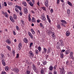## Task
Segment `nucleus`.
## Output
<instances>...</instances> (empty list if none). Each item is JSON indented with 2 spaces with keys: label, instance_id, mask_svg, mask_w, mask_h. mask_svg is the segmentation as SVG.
Masks as SVG:
<instances>
[{
  "label": "nucleus",
  "instance_id": "nucleus-40",
  "mask_svg": "<svg viewBox=\"0 0 74 74\" xmlns=\"http://www.w3.org/2000/svg\"><path fill=\"white\" fill-rule=\"evenodd\" d=\"M41 47L40 46H39L38 47V49L39 51H41Z\"/></svg>",
  "mask_w": 74,
  "mask_h": 74
},
{
  "label": "nucleus",
  "instance_id": "nucleus-8",
  "mask_svg": "<svg viewBox=\"0 0 74 74\" xmlns=\"http://www.w3.org/2000/svg\"><path fill=\"white\" fill-rule=\"evenodd\" d=\"M66 36H69L70 34V32L69 31H67L66 32Z\"/></svg>",
  "mask_w": 74,
  "mask_h": 74
},
{
  "label": "nucleus",
  "instance_id": "nucleus-38",
  "mask_svg": "<svg viewBox=\"0 0 74 74\" xmlns=\"http://www.w3.org/2000/svg\"><path fill=\"white\" fill-rule=\"evenodd\" d=\"M15 11L16 12H19V10L17 8H15Z\"/></svg>",
  "mask_w": 74,
  "mask_h": 74
},
{
  "label": "nucleus",
  "instance_id": "nucleus-62",
  "mask_svg": "<svg viewBox=\"0 0 74 74\" xmlns=\"http://www.w3.org/2000/svg\"><path fill=\"white\" fill-rule=\"evenodd\" d=\"M32 1L33 4H34V3L35 2V1H34V0H32Z\"/></svg>",
  "mask_w": 74,
  "mask_h": 74
},
{
  "label": "nucleus",
  "instance_id": "nucleus-2",
  "mask_svg": "<svg viewBox=\"0 0 74 74\" xmlns=\"http://www.w3.org/2000/svg\"><path fill=\"white\" fill-rule=\"evenodd\" d=\"M9 18L10 19V20L12 22H15V21L12 16H10L9 17Z\"/></svg>",
  "mask_w": 74,
  "mask_h": 74
},
{
  "label": "nucleus",
  "instance_id": "nucleus-21",
  "mask_svg": "<svg viewBox=\"0 0 74 74\" xmlns=\"http://www.w3.org/2000/svg\"><path fill=\"white\" fill-rule=\"evenodd\" d=\"M6 48L9 51H11V47L9 46H7Z\"/></svg>",
  "mask_w": 74,
  "mask_h": 74
},
{
  "label": "nucleus",
  "instance_id": "nucleus-37",
  "mask_svg": "<svg viewBox=\"0 0 74 74\" xmlns=\"http://www.w3.org/2000/svg\"><path fill=\"white\" fill-rule=\"evenodd\" d=\"M40 27H42V28H44V26H43V25H42V24L40 23Z\"/></svg>",
  "mask_w": 74,
  "mask_h": 74
},
{
  "label": "nucleus",
  "instance_id": "nucleus-23",
  "mask_svg": "<svg viewBox=\"0 0 74 74\" xmlns=\"http://www.w3.org/2000/svg\"><path fill=\"white\" fill-rule=\"evenodd\" d=\"M8 5H12L13 4L12 3L9 1L8 2Z\"/></svg>",
  "mask_w": 74,
  "mask_h": 74
},
{
  "label": "nucleus",
  "instance_id": "nucleus-3",
  "mask_svg": "<svg viewBox=\"0 0 74 74\" xmlns=\"http://www.w3.org/2000/svg\"><path fill=\"white\" fill-rule=\"evenodd\" d=\"M13 71H14L15 73H18L19 72V70H18V69L17 68L14 69L13 70Z\"/></svg>",
  "mask_w": 74,
  "mask_h": 74
},
{
  "label": "nucleus",
  "instance_id": "nucleus-57",
  "mask_svg": "<svg viewBox=\"0 0 74 74\" xmlns=\"http://www.w3.org/2000/svg\"><path fill=\"white\" fill-rule=\"evenodd\" d=\"M56 65H55L54 66V70H56Z\"/></svg>",
  "mask_w": 74,
  "mask_h": 74
},
{
  "label": "nucleus",
  "instance_id": "nucleus-10",
  "mask_svg": "<svg viewBox=\"0 0 74 74\" xmlns=\"http://www.w3.org/2000/svg\"><path fill=\"white\" fill-rule=\"evenodd\" d=\"M29 54H30V56H34V54H33V53L32 51H30L29 52Z\"/></svg>",
  "mask_w": 74,
  "mask_h": 74
},
{
  "label": "nucleus",
  "instance_id": "nucleus-28",
  "mask_svg": "<svg viewBox=\"0 0 74 74\" xmlns=\"http://www.w3.org/2000/svg\"><path fill=\"white\" fill-rule=\"evenodd\" d=\"M67 14H70V10L68 9L67 10Z\"/></svg>",
  "mask_w": 74,
  "mask_h": 74
},
{
  "label": "nucleus",
  "instance_id": "nucleus-25",
  "mask_svg": "<svg viewBox=\"0 0 74 74\" xmlns=\"http://www.w3.org/2000/svg\"><path fill=\"white\" fill-rule=\"evenodd\" d=\"M64 72V69H61V70L60 71V74H63V72Z\"/></svg>",
  "mask_w": 74,
  "mask_h": 74
},
{
  "label": "nucleus",
  "instance_id": "nucleus-17",
  "mask_svg": "<svg viewBox=\"0 0 74 74\" xmlns=\"http://www.w3.org/2000/svg\"><path fill=\"white\" fill-rule=\"evenodd\" d=\"M31 32H32V33L33 34H34L35 33H36V32L34 31V30L33 29H31Z\"/></svg>",
  "mask_w": 74,
  "mask_h": 74
},
{
  "label": "nucleus",
  "instance_id": "nucleus-36",
  "mask_svg": "<svg viewBox=\"0 0 74 74\" xmlns=\"http://www.w3.org/2000/svg\"><path fill=\"white\" fill-rule=\"evenodd\" d=\"M42 21H45V20H46V18H45V17L44 16H43L42 17Z\"/></svg>",
  "mask_w": 74,
  "mask_h": 74
},
{
  "label": "nucleus",
  "instance_id": "nucleus-45",
  "mask_svg": "<svg viewBox=\"0 0 74 74\" xmlns=\"http://www.w3.org/2000/svg\"><path fill=\"white\" fill-rule=\"evenodd\" d=\"M16 28L17 30H19V27H18V26H16Z\"/></svg>",
  "mask_w": 74,
  "mask_h": 74
},
{
  "label": "nucleus",
  "instance_id": "nucleus-5",
  "mask_svg": "<svg viewBox=\"0 0 74 74\" xmlns=\"http://www.w3.org/2000/svg\"><path fill=\"white\" fill-rule=\"evenodd\" d=\"M6 42V43H8V44H10L11 43V42L10 40L9 39H8L5 41Z\"/></svg>",
  "mask_w": 74,
  "mask_h": 74
},
{
  "label": "nucleus",
  "instance_id": "nucleus-46",
  "mask_svg": "<svg viewBox=\"0 0 74 74\" xmlns=\"http://www.w3.org/2000/svg\"><path fill=\"white\" fill-rule=\"evenodd\" d=\"M19 14H20V16H22V15H23L21 11L20 12Z\"/></svg>",
  "mask_w": 74,
  "mask_h": 74
},
{
  "label": "nucleus",
  "instance_id": "nucleus-49",
  "mask_svg": "<svg viewBox=\"0 0 74 74\" xmlns=\"http://www.w3.org/2000/svg\"><path fill=\"white\" fill-rule=\"evenodd\" d=\"M19 58V54H17L16 58L18 59Z\"/></svg>",
  "mask_w": 74,
  "mask_h": 74
},
{
  "label": "nucleus",
  "instance_id": "nucleus-30",
  "mask_svg": "<svg viewBox=\"0 0 74 74\" xmlns=\"http://www.w3.org/2000/svg\"><path fill=\"white\" fill-rule=\"evenodd\" d=\"M29 5L31 6V7H33V3L32 2H30L29 3Z\"/></svg>",
  "mask_w": 74,
  "mask_h": 74
},
{
  "label": "nucleus",
  "instance_id": "nucleus-29",
  "mask_svg": "<svg viewBox=\"0 0 74 74\" xmlns=\"http://www.w3.org/2000/svg\"><path fill=\"white\" fill-rule=\"evenodd\" d=\"M65 53L66 54H69L70 53V51L69 50H66L65 52Z\"/></svg>",
  "mask_w": 74,
  "mask_h": 74
},
{
  "label": "nucleus",
  "instance_id": "nucleus-53",
  "mask_svg": "<svg viewBox=\"0 0 74 74\" xmlns=\"http://www.w3.org/2000/svg\"><path fill=\"white\" fill-rule=\"evenodd\" d=\"M33 43L32 42L31 43L30 45H29V47H32V46L33 45Z\"/></svg>",
  "mask_w": 74,
  "mask_h": 74
},
{
  "label": "nucleus",
  "instance_id": "nucleus-9",
  "mask_svg": "<svg viewBox=\"0 0 74 74\" xmlns=\"http://www.w3.org/2000/svg\"><path fill=\"white\" fill-rule=\"evenodd\" d=\"M24 11L25 14H27L28 13V11H27V9L26 8H24Z\"/></svg>",
  "mask_w": 74,
  "mask_h": 74
},
{
  "label": "nucleus",
  "instance_id": "nucleus-59",
  "mask_svg": "<svg viewBox=\"0 0 74 74\" xmlns=\"http://www.w3.org/2000/svg\"><path fill=\"white\" fill-rule=\"evenodd\" d=\"M1 55L2 58H4V54H1Z\"/></svg>",
  "mask_w": 74,
  "mask_h": 74
},
{
  "label": "nucleus",
  "instance_id": "nucleus-12",
  "mask_svg": "<svg viewBox=\"0 0 74 74\" xmlns=\"http://www.w3.org/2000/svg\"><path fill=\"white\" fill-rule=\"evenodd\" d=\"M51 34H52L51 35L52 37H53V38H54V39H55V33H54L53 32H51Z\"/></svg>",
  "mask_w": 74,
  "mask_h": 74
},
{
  "label": "nucleus",
  "instance_id": "nucleus-11",
  "mask_svg": "<svg viewBox=\"0 0 74 74\" xmlns=\"http://www.w3.org/2000/svg\"><path fill=\"white\" fill-rule=\"evenodd\" d=\"M23 41L25 42L26 43H27L29 42V41H28V40L26 38H24L23 39Z\"/></svg>",
  "mask_w": 74,
  "mask_h": 74
},
{
  "label": "nucleus",
  "instance_id": "nucleus-13",
  "mask_svg": "<svg viewBox=\"0 0 74 74\" xmlns=\"http://www.w3.org/2000/svg\"><path fill=\"white\" fill-rule=\"evenodd\" d=\"M15 8H18V9H19V10H20V11L22 10V8H21V7L20 6H18V5H16L15 6Z\"/></svg>",
  "mask_w": 74,
  "mask_h": 74
},
{
  "label": "nucleus",
  "instance_id": "nucleus-4",
  "mask_svg": "<svg viewBox=\"0 0 74 74\" xmlns=\"http://www.w3.org/2000/svg\"><path fill=\"white\" fill-rule=\"evenodd\" d=\"M18 49L21 50V49L22 48V43H20L18 44Z\"/></svg>",
  "mask_w": 74,
  "mask_h": 74
},
{
  "label": "nucleus",
  "instance_id": "nucleus-55",
  "mask_svg": "<svg viewBox=\"0 0 74 74\" xmlns=\"http://www.w3.org/2000/svg\"><path fill=\"white\" fill-rule=\"evenodd\" d=\"M37 23H39V22H40V19H38L37 20Z\"/></svg>",
  "mask_w": 74,
  "mask_h": 74
},
{
  "label": "nucleus",
  "instance_id": "nucleus-20",
  "mask_svg": "<svg viewBox=\"0 0 74 74\" xmlns=\"http://www.w3.org/2000/svg\"><path fill=\"white\" fill-rule=\"evenodd\" d=\"M32 69H33L34 70V71H36V66H35V65L33 64L32 65Z\"/></svg>",
  "mask_w": 74,
  "mask_h": 74
},
{
  "label": "nucleus",
  "instance_id": "nucleus-42",
  "mask_svg": "<svg viewBox=\"0 0 74 74\" xmlns=\"http://www.w3.org/2000/svg\"><path fill=\"white\" fill-rule=\"evenodd\" d=\"M40 72L41 74H44V70H41L40 71Z\"/></svg>",
  "mask_w": 74,
  "mask_h": 74
},
{
  "label": "nucleus",
  "instance_id": "nucleus-48",
  "mask_svg": "<svg viewBox=\"0 0 74 74\" xmlns=\"http://www.w3.org/2000/svg\"><path fill=\"white\" fill-rule=\"evenodd\" d=\"M27 74H30V71L27 70Z\"/></svg>",
  "mask_w": 74,
  "mask_h": 74
},
{
  "label": "nucleus",
  "instance_id": "nucleus-14",
  "mask_svg": "<svg viewBox=\"0 0 74 74\" xmlns=\"http://www.w3.org/2000/svg\"><path fill=\"white\" fill-rule=\"evenodd\" d=\"M2 63L3 66H5V64H6L5 63V61H4V60H2Z\"/></svg>",
  "mask_w": 74,
  "mask_h": 74
},
{
  "label": "nucleus",
  "instance_id": "nucleus-35",
  "mask_svg": "<svg viewBox=\"0 0 74 74\" xmlns=\"http://www.w3.org/2000/svg\"><path fill=\"white\" fill-rule=\"evenodd\" d=\"M49 69L50 70H51V71H52V70H53V66H50Z\"/></svg>",
  "mask_w": 74,
  "mask_h": 74
},
{
  "label": "nucleus",
  "instance_id": "nucleus-41",
  "mask_svg": "<svg viewBox=\"0 0 74 74\" xmlns=\"http://www.w3.org/2000/svg\"><path fill=\"white\" fill-rule=\"evenodd\" d=\"M47 19L48 20L49 22L50 23H51V19H50V18H47Z\"/></svg>",
  "mask_w": 74,
  "mask_h": 74
},
{
  "label": "nucleus",
  "instance_id": "nucleus-60",
  "mask_svg": "<svg viewBox=\"0 0 74 74\" xmlns=\"http://www.w3.org/2000/svg\"><path fill=\"white\" fill-rule=\"evenodd\" d=\"M46 16L47 19L49 18V16L48 15H46Z\"/></svg>",
  "mask_w": 74,
  "mask_h": 74
},
{
  "label": "nucleus",
  "instance_id": "nucleus-15",
  "mask_svg": "<svg viewBox=\"0 0 74 74\" xmlns=\"http://www.w3.org/2000/svg\"><path fill=\"white\" fill-rule=\"evenodd\" d=\"M60 45L61 46H64V43H63V41L62 40H60Z\"/></svg>",
  "mask_w": 74,
  "mask_h": 74
},
{
  "label": "nucleus",
  "instance_id": "nucleus-34",
  "mask_svg": "<svg viewBox=\"0 0 74 74\" xmlns=\"http://www.w3.org/2000/svg\"><path fill=\"white\" fill-rule=\"evenodd\" d=\"M4 15H5V16L6 17H8V14L6 12H5Z\"/></svg>",
  "mask_w": 74,
  "mask_h": 74
},
{
  "label": "nucleus",
  "instance_id": "nucleus-18",
  "mask_svg": "<svg viewBox=\"0 0 74 74\" xmlns=\"http://www.w3.org/2000/svg\"><path fill=\"white\" fill-rule=\"evenodd\" d=\"M9 69H10L9 68V67L8 66H6L5 68V70L6 71H8L9 70Z\"/></svg>",
  "mask_w": 74,
  "mask_h": 74
},
{
  "label": "nucleus",
  "instance_id": "nucleus-1",
  "mask_svg": "<svg viewBox=\"0 0 74 74\" xmlns=\"http://www.w3.org/2000/svg\"><path fill=\"white\" fill-rule=\"evenodd\" d=\"M28 34L29 36L31 38H32H32H33V35L31 33H30V32H28Z\"/></svg>",
  "mask_w": 74,
  "mask_h": 74
},
{
  "label": "nucleus",
  "instance_id": "nucleus-32",
  "mask_svg": "<svg viewBox=\"0 0 74 74\" xmlns=\"http://www.w3.org/2000/svg\"><path fill=\"white\" fill-rule=\"evenodd\" d=\"M51 52V49L49 47L48 48V49L47 50V52L48 53H50V52Z\"/></svg>",
  "mask_w": 74,
  "mask_h": 74
},
{
  "label": "nucleus",
  "instance_id": "nucleus-26",
  "mask_svg": "<svg viewBox=\"0 0 74 74\" xmlns=\"http://www.w3.org/2000/svg\"><path fill=\"white\" fill-rule=\"evenodd\" d=\"M12 53L13 56H15V52L14 50H13Z\"/></svg>",
  "mask_w": 74,
  "mask_h": 74
},
{
  "label": "nucleus",
  "instance_id": "nucleus-33",
  "mask_svg": "<svg viewBox=\"0 0 74 74\" xmlns=\"http://www.w3.org/2000/svg\"><path fill=\"white\" fill-rule=\"evenodd\" d=\"M32 22H36V19H35V18L34 17H32Z\"/></svg>",
  "mask_w": 74,
  "mask_h": 74
},
{
  "label": "nucleus",
  "instance_id": "nucleus-47",
  "mask_svg": "<svg viewBox=\"0 0 74 74\" xmlns=\"http://www.w3.org/2000/svg\"><path fill=\"white\" fill-rule=\"evenodd\" d=\"M43 64L44 65H45V64H47V62H46V61H45V62H43Z\"/></svg>",
  "mask_w": 74,
  "mask_h": 74
},
{
  "label": "nucleus",
  "instance_id": "nucleus-50",
  "mask_svg": "<svg viewBox=\"0 0 74 74\" xmlns=\"http://www.w3.org/2000/svg\"><path fill=\"white\" fill-rule=\"evenodd\" d=\"M64 24V23H61V25L63 26H64V27H66V26H65V24Z\"/></svg>",
  "mask_w": 74,
  "mask_h": 74
},
{
  "label": "nucleus",
  "instance_id": "nucleus-54",
  "mask_svg": "<svg viewBox=\"0 0 74 74\" xmlns=\"http://www.w3.org/2000/svg\"><path fill=\"white\" fill-rule=\"evenodd\" d=\"M60 3V0H57V3L58 4Z\"/></svg>",
  "mask_w": 74,
  "mask_h": 74
},
{
  "label": "nucleus",
  "instance_id": "nucleus-22",
  "mask_svg": "<svg viewBox=\"0 0 74 74\" xmlns=\"http://www.w3.org/2000/svg\"><path fill=\"white\" fill-rule=\"evenodd\" d=\"M61 22H62V23H64L65 24H66V23H67L66 22V21H65V20H61Z\"/></svg>",
  "mask_w": 74,
  "mask_h": 74
},
{
  "label": "nucleus",
  "instance_id": "nucleus-52",
  "mask_svg": "<svg viewBox=\"0 0 74 74\" xmlns=\"http://www.w3.org/2000/svg\"><path fill=\"white\" fill-rule=\"evenodd\" d=\"M54 74H57V71H54L53 72Z\"/></svg>",
  "mask_w": 74,
  "mask_h": 74
},
{
  "label": "nucleus",
  "instance_id": "nucleus-16",
  "mask_svg": "<svg viewBox=\"0 0 74 74\" xmlns=\"http://www.w3.org/2000/svg\"><path fill=\"white\" fill-rule=\"evenodd\" d=\"M70 56L71 58H73V52H71L70 54Z\"/></svg>",
  "mask_w": 74,
  "mask_h": 74
},
{
  "label": "nucleus",
  "instance_id": "nucleus-31",
  "mask_svg": "<svg viewBox=\"0 0 74 74\" xmlns=\"http://www.w3.org/2000/svg\"><path fill=\"white\" fill-rule=\"evenodd\" d=\"M22 4L24 5V6L26 7V2L23 1L22 2Z\"/></svg>",
  "mask_w": 74,
  "mask_h": 74
},
{
  "label": "nucleus",
  "instance_id": "nucleus-27",
  "mask_svg": "<svg viewBox=\"0 0 74 74\" xmlns=\"http://www.w3.org/2000/svg\"><path fill=\"white\" fill-rule=\"evenodd\" d=\"M44 11H45L46 12H47V11H46V9L45 7H43L41 8Z\"/></svg>",
  "mask_w": 74,
  "mask_h": 74
},
{
  "label": "nucleus",
  "instance_id": "nucleus-43",
  "mask_svg": "<svg viewBox=\"0 0 74 74\" xmlns=\"http://www.w3.org/2000/svg\"><path fill=\"white\" fill-rule=\"evenodd\" d=\"M60 58H63V54L61 53H60Z\"/></svg>",
  "mask_w": 74,
  "mask_h": 74
},
{
  "label": "nucleus",
  "instance_id": "nucleus-51",
  "mask_svg": "<svg viewBox=\"0 0 74 74\" xmlns=\"http://www.w3.org/2000/svg\"><path fill=\"white\" fill-rule=\"evenodd\" d=\"M35 52L36 53V54H37V53H38V50H36Z\"/></svg>",
  "mask_w": 74,
  "mask_h": 74
},
{
  "label": "nucleus",
  "instance_id": "nucleus-58",
  "mask_svg": "<svg viewBox=\"0 0 74 74\" xmlns=\"http://www.w3.org/2000/svg\"><path fill=\"white\" fill-rule=\"evenodd\" d=\"M50 11H51V13H52V12H53V9H51Z\"/></svg>",
  "mask_w": 74,
  "mask_h": 74
},
{
  "label": "nucleus",
  "instance_id": "nucleus-61",
  "mask_svg": "<svg viewBox=\"0 0 74 74\" xmlns=\"http://www.w3.org/2000/svg\"><path fill=\"white\" fill-rule=\"evenodd\" d=\"M28 19L29 21H31V18L30 17L28 18Z\"/></svg>",
  "mask_w": 74,
  "mask_h": 74
},
{
  "label": "nucleus",
  "instance_id": "nucleus-56",
  "mask_svg": "<svg viewBox=\"0 0 74 74\" xmlns=\"http://www.w3.org/2000/svg\"><path fill=\"white\" fill-rule=\"evenodd\" d=\"M1 74H6V72H2Z\"/></svg>",
  "mask_w": 74,
  "mask_h": 74
},
{
  "label": "nucleus",
  "instance_id": "nucleus-39",
  "mask_svg": "<svg viewBox=\"0 0 74 74\" xmlns=\"http://www.w3.org/2000/svg\"><path fill=\"white\" fill-rule=\"evenodd\" d=\"M57 27L58 28V29H60V24H58V25H57Z\"/></svg>",
  "mask_w": 74,
  "mask_h": 74
},
{
  "label": "nucleus",
  "instance_id": "nucleus-63",
  "mask_svg": "<svg viewBox=\"0 0 74 74\" xmlns=\"http://www.w3.org/2000/svg\"><path fill=\"white\" fill-rule=\"evenodd\" d=\"M21 21L22 23L23 24H24V23H25V22L24 21H23L22 20H21Z\"/></svg>",
  "mask_w": 74,
  "mask_h": 74
},
{
  "label": "nucleus",
  "instance_id": "nucleus-6",
  "mask_svg": "<svg viewBox=\"0 0 74 74\" xmlns=\"http://www.w3.org/2000/svg\"><path fill=\"white\" fill-rule=\"evenodd\" d=\"M45 4L46 7H48V0H46L45 3Z\"/></svg>",
  "mask_w": 74,
  "mask_h": 74
},
{
  "label": "nucleus",
  "instance_id": "nucleus-24",
  "mask_svg": "<svg viewBox=\"0 0 74 74\" xmlns=\"http://www.w3.org/2000/svg\"><path fill=\"white\" fill-rule=\"evenodd\" d=\"M68 4L69 5H70L71 6H72L73 5L72 3H71L69 1H68Z\"/></svg>",
  "mask_w": 74,
  "mask_h": 74
},
{
  "label": "nucleus",
  "instance_id": "nucleus-64",
  "mask_svg": "<svg viewBox=\"0 0 74 74\" xmlns=\"http://www.w3.org/2000/svg\"><path fill=\"white\" fill-rule=\"evenodd\" d=\"M31 12L32 13H33L34 14V11L31 10Z\"/></svg>",
  "mask_w": 74,
  "mask_h": 74
},
{
  "label": "nucleus",
  "instance_id": "nucleus-44",
  "mask_svg": "<svg viewBox=\"0 0 74 74\" xmlns=\"http://www.w3.org/2000/svg\"><path fill=\"white\" fill-rule=\"evenodd\" d=\"M4 5L5 7H7V4L5 2H4Z\"/></svg>",
  "mask_w": 74,
  "mask_h": 74
},
{
  "label": "nucleus",
  "instance_id": "nucleus-7",
  "mask_svg": "<svg viewBox=\"0 0 74 74\" xmlns=\"http://www.w3.org/2000/svg\"><path fill=\"white\" fill-rule=\"evenodd\" d=\"M47 51V49L45 48V47L43 48V51L42 52V53H45Z\"/></svg>",
  "mask_w": 74,
  "mask_h": 74
},
{
  "label": "nucleus",
  "instance_id": "nucleus-19",
  "mask_svg": "<svg viewBox=\"0 0 74 74\" xmlns=\"http://www.w3.org/2000/svg\"><path fill=\"white\" fill-rule=\"evenodd\" d=\"M13 17L14 19H17V16H16V15L15 14H14L13 16Z\"/></svg>",
  "mask_w": 74,
  "mask_h": 74
}]
</instances>
